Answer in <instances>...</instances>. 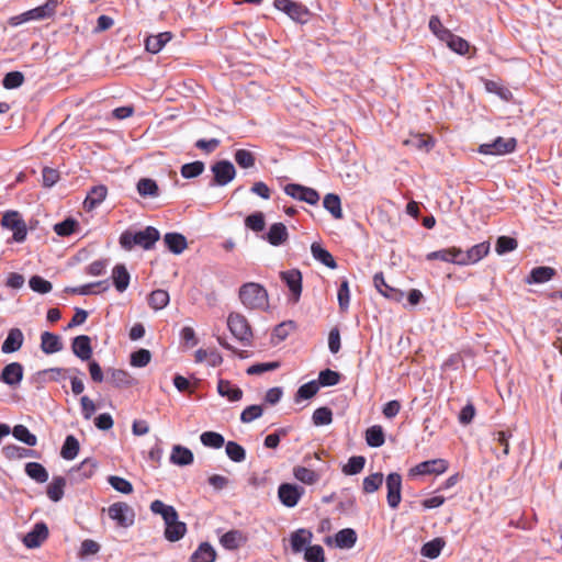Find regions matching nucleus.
<instances>
[{"instance_id": "obj_33", "label": "nucleus", "mask_w": 562, "mask_h": 562, "mask_svg": "<svg viewBox=\"0 0 562 562\" xmlns=\"http://www.w3.org/2000/svg\"><path fill=\"white\" fill-rule=\"evenodd\" d=\"M112 279L115 289L124 292L130 284V273L124 265H116L112 270Z\"/></svg>"}, {"instance_id": "obj_32", "label": "nucleus", "mask_w": 562, "mask_h": 562, "mask_svg": "<svg viewBox=\"0 0 562 562\" xmlns=\"http://www.w3.org/2000/svg\"><path fill=\"white\" fill-rule=\"evenodd\" d=\"M293 476L306 485L316 484L321 479V474L318 472L302 465H296L293 468Z\"/></svg>"}, {"instance_id": "obj_61", "label": "nucleus", "mask_w": 562, "mask_h": 562, "mask_svg": "<svg viewBox=\"0 0 562 562\" xmlns=\"http://www.w3.org/2000/svg\"><path fill=\"white\" fill-rule=\"evenodd\" d=\"M109 484L120 493L131 494L133 492V485L130 481L117 475H111L108 479Z\"/></svg>"}, {"instance_id": "obj_31", "label": "nucleus", "mask_w": 562, "mask_h": 562, "mask_svg": "<svg viewBox=\"0 0 562 562\" xmlns=\"http://www.w3.org/2000/svg\"><path fill=\"white\" fill-rule=\"evenodd\" d=\"M289 234L283 223H274L267 233V240L272 246H280L288 240Z\"/></svg>"}, {"instance_id": "obj_2", "label": "nucleus", "mask_w": 562, "mask_h": 562, "mask_svg": "<svg viewBox=\"0 0 562 562\" xmlns=\"http://www.w3.org/2000/svg\"><path fill=\"white\" fill-rule=\"evenodd\" d=\"M239 300L248 310H267L269 295L266 288L256 282H247L239 288Z\"/></svg>"}, {"instance_id": "obj_43", "label": "nucleus", "mask_w": 562, "mask_h": 562, "mask_svg": "<svg viewBox=\"0 0 562 562\" xmlns=\"http://www.w3.org/2000/svg\"><path fill=\"white\" fill-rule=\"evenodd\" d=\"M446 546V541L442 538H435L428 542H426L422 547V554L429 559H436L439 557L441 550Z\"/></svg>"}, {"instance_id": "obj_30", "label": "nucleus", "mask_w": 562, "mask_h": 562, "mask_svg": "<svg viewBox=\"0 0 562 562\" xmlns=\"http://www.w3.org/2000/svg\"><path fill=\"white\" fill-rule=\"evenodd\" d=\"M194 457L190 449L176 445L170 454V462L177 465H189L193 463Z\"/></svg>"}, {"instance_id": "obj_8", "label": "nucleus", "mask_w": 562, "mask_h": 562, "mask_svg": "<svg viewBox=\"0 0 562 562\" xmlns=\"http://www.w3.org/2000/svg\"><path fill=\"white\" fill-rule=\"evenodd\" d=\"M516 146L517 140L514 137H497L492 143L480 145L479 153L483 155H505L513 153L516 149Z\"/></svg>"}, {"instance_id": "obj_46", "label": "nucleus", "mask_w": 562, "mask_h": 562, "mask_svg": "<svg viewBox=\"0 0 562 562\" xmlns=\"http://www.w3.org/2000/svg\"><path fill=\"white\" fill-rule=\"evenodd\" d=\"M137 191L140 196L156 198L159 194V188L155 180L149 178H142L137 182Z\"/></svg>"}, {"instance_id": "obj_40", "label": "nucleus", "mask_w": 562, "mask_h": 562, "mask_svg": "<svg viewBox=\"0 0 562 562\" xmlns=\"http://www.w3.org/2000/svg\"><path fill=\"white\" fill-rule=\"evenodd\" d=\"M323 205L333 215L334 218H342L341 201L337 194H326L323 200Z\"/></svg>"}, {"instance_id": "obj_7", "label": "nucleus", "mask_w": 562, "mask_h": 562, "mask_svg": "<svg viewBox=\"0 0 562 562\" xmlns=\"http://www.w3.org/2000/svg\"><path fill=\"white\" fill-rule=\"evenodd\" d=\"M274 8L288 14L292 20L305 23L310 12L305 5L292 0H274Z\"/></svg>"}, {"instance_id": "obj_1", "label": "nucleus", "mask_w": 562, "mask_h": 562, "mask_svg": "<svg viewBox=\"0 0 562 562\" xmlns=\"http://www.w3.org/2000/svg\"><path fill=\"white\" fill-rule=\"evenodd\" d=\"M159 231L153 226H147L145 229L133 233L125 231L120 236V245L125 250H131L135 246L149 250L159 240Z\"/></svg>"}, {"instance_id": "obj_21", "label": "nucleus", "mask_w": 562, "mask_h": 562, "mask_svg": "<svg viewBox=\"0 0 562 562\" xmlns=\"http://www.w3.org/2000/svg\"><path fill=\"white\" fill-rule=\"evenodd\" d=\"M71 350L82 361L90 360L92 356L90 337L87 335L75 337L71 344Z\"/></svg>"}, {"instance_id": "obj_36", "label": "nucleus", "mask_w": 562, "mask_h": 562, "mask_svg": "<svg viewBox=\"0 0 562 562\" xmlns=\"http://www.w3.org/2000/svg\"><path fill=\"white\" fill-rule=\"evenodd\" d=\"M311 251L315 260L322 262L326 267L330 269H335L337 267V263L331 256V254L322 247L318 243H313L311 246Z\"/></svg>"}, {"instance_id": "obj_27", "label": "nucleus", "mask_w": 562, "mask_h": 562, "mask_svg": "<svg viewBox=\"0 0 562 562\" xmlns=\"http://www.w3.org/2000/svg\"><path fill=\"white\" fill-rule=\"evenodd\" d=\"M164 241L167 248L176 255L182 254L188 247L186 237L179 233H167L164 236Z\"/></svg>"}, {"instance_id": "obj_9", "label": "nucleus", "mask_w": 562, "mask_h": 562, "mask_svg": "<svg viewBox=\"0 0 562 562\" xmlns=\"http://www.w3.org/2000/svg\"><path fill=\"white\" fill-rule=\"evenodd\" d=\"M284 192L286 195L295 200L306 202L311 205H316L321 199L319 193L315 189L297 183L286 184L284 187Z\"/></svg>"}, {"instance_id": "obj_55", "label": "nucleus", "mask_w": 562, "mask_h": 562, "mask_svg": "<svg viewBox=\"0 0 562 562\" xmlns=\"http://www.w3.org/2000/svg\"><path fill=\"white\" fill-rule=\"evenodd\" d=\"M383 474L381 472L373 473L363 479L362 490L364 493L370 494L378 491L383 483Z\"/></svg>"}, {"instance_id": "obj_48", "label": "nucleus", "mask_w": 562, "mask_h": 562, "mask_svg": "<svg viewBox=\"0 0 562 562\" xmlns=\"http://www.w3.org/2000/svg\"><path fill=\"white\" fill-rule=\"evenodd\" d=\"M443 41L447 42L449 48H451L453 52L460 55L469 53V43L464 38L454 35L451 32H449V36H446Z\"/></svg>"}, {"instance_id": "obj_49", "label": "nucleus", "mask_w": 562, "mask_h": 562, "mask_svg": "<svg viewBox=\"0 0 562 562\" xmlns=\"http://www.w3.org/2000/svg\"><path fill=\"white\" fill-rule=\"evenodd\" d=\"M406 145H412L419 150L429 151L434 147V138L426 134H418L411 139L405 140Z\"/></svg>"}, {"instance_id": "obj_4", "label": "nucleus", "mask_w": 562, "mask_h": 562, "mask_svg": "<svg viewBox=\"0 0 562 562\" xmlns=\"http://www.w3.org/2000/svg\"><path fill=\"white\" fill-rule=\"evenodd\" d=\"M227 326L232 335L244 346H250L252 330L248 319L240 313H231L227 317Z\"/></svg>"}, {"instance_id": "obj_11", "label": "nucleus", "mask_w": 562, "mask_h": 562, "mask_svg": "<svg viewBox=\"0 0 562 562\" xmlns=\"http://www.w3.org/2000/svg\"><path fill=\"white\" fill-rule=\"evenodd\" d=\"M448 461L445 459H432L420 462L409 470L411 476L418 475H439L448 470Z\"/></svg>"}, {"instance_id": "obj_52", "label": "nucleus", "mask_w": 562, "mask_h": 562, "mask_svg": "<svg viewBox=\"0 0 562 562\" xmlns=\"http://www.w3.org/2000/svg\"><path fill=\"white\" fill-rule=\"evenodd\" d=\"M169 303V293L165 290H155L148 297V304L154 310H161Z\"/></svg>"}, {"instance_id": "obj_62", "label": "nucleus", "mask_w": 562, "mask_h": 562, "mask_svg": "<svg viewBox=\"0 0 562 562\" xmlns=\"http://www.w3.org/2000/svg\"><path fill=\"white\" fill-rule=\"evenodd\" d=\"M245 225L247 228L254 232H261L265 228L266 222L265 216L261 212H255L245 218Z\"/></svg>"}, {"instance_id": "obj_64", "label": "nucleus", "mask_w": 562, "mask_h": 562, "mask_svg": "<svg viewBox=\"0 0 562 562\" xmlns=\"http://www.w3.org/2000/svg\"><path fill=\"white\" fill-rule=\"evenodd\" d=\"M304 559L306 562H324L325 553L323 547L315 544L305 548Z\"/></svg>"}, {"instance_id": "obj_34", "label": "nucleus", "mask_w": 562, "mask_h": 562, "mask_svg": "<svg viewBox=\"0 0 562 562\" xmlns=\"http://www.w3.org/2000/svg\"><path fill=\"white\" fill-rule=\"evenodd\" d=\"M217 392L221 396L227 397L232 402L239 401L243 397V391L232 384L228 380H220L217 383Z\"/></svg>"}, {"instance_id": "obj_14", "label": "nucleus", "mask_w": 562, "mask_h": 562, "mask_svg": "<svg viewBox=\"0 0 562 562\" xmlns=\"http://www.w3.org/2000/svg\"><path fill=\"white\" fill-rule=\"evenodd\" d=\"M387 504L391 508H397L402 496V476L398 473H390L386 476Z\"/></svg>"}, {"instance_id": "obj_60", "label": "nucleus", "mask_w": 562, "mask_h": 562, "mask_svg": "<svg viewBox=\"0 0 562 562\" xmlns=\"http://www.w3.org/2000/svg\"><path fill=\"white\" fill-rule=\"evenodd\" d=\"M518 247V243L515 238L509 236H501L496 240L495 250L498 255H503L509 251H514Z\"/></svg>"}, {"instance_id": "obj_19", "label": "nucleus", "mask_w": 562, "mask_h": 562, "mask_svg": "<svg viewBox=\"0 0 562 562\" xmlns=\"http://www.w3.org/2000/svg\"><path fill=\"white\" fill-rule=\"evenodd\" d=\"M24 342V335L20 328H11L7 338L2 342L1 351L3 353H13L19 351Z\"/></svg>"}, {"instance_id": "obj_50", "label": "nucleus", "mask_w": 562, "mask_h": 562, "mask_svg": "<svg viewBox=\"0 0 562 562\" xmlns=\"http://www.w3.org/2000/svg\"><path fill=\"white\" fill-rule=\"evenodd\" d=\"M12 435L18 440L26 443L30 447H34L37 443V438L35 435L31 434L30 430L24 425H16L12 429Z\"/></svg>"}, {"instance_id": "obj_24", "label": "nucleus", "mask_w": 562, "mask_h": 562, "mask_svg": "<svg viewBox=\"0 0 562 562\" xmlns=\"http://www.w3.org/2000/svg\"><path fill=\"white\" fill-rule=\"evenodd\" d=\"M247 541V537L240 530H229L224 533L220 542L227 550H236Z\"/></svg>"}, {"instance_id": "obj_57", "label": "nucleus", "mask_w": 562, "mask_h": 562, "mask_svg": "<svg viewBox=\"0 0 562 562\" xmlns=\"http://www.w3.org/2000/svg\"><path fill=\"white\" fill-rule=\"evenodd\" d=\"M235 161L241 168H251L256 164L255 155L247 149H237L234 155Z\"/></svg>"}, {"instance_id": "obj_42", "label": "nucleus", "mask_w": 562, "mask_h": 562, "mask_svg": "<svg viewBox=\"0 0 562 562\" xmlns=\"http://www.w3.org/2000/svg\"><path fill=\"white\" fill-rule=\"evenodd\" d=\"M335 541L339 548H352L357 541V533L351 528L341 529L336 533Z\"/></svg>"}, {"instance_id": "obj_18", "label": "nucleus", "mask_w": 562, "mask_h": 562, "mask_svg": "<svg viewBox=\"0 0 562 562\" xmlns=\"http://www.w3.org/2000/svg\"><path fill=\"white\" fill-rule=\"evenodd\" d=\"M48 537V528L44 522H37L33 529L25 535L23 543L27 548L40 547Z\"/></svg>"}, {"instance_id": "obj_26", "label": "nucleus", "mask_w": 562, "mask_h": 562, "mask_svg": "<svg viewBox=\"0 0 562 562\" xmlns=\"http://www.w3.org/2000/svg\"><path fill=\"white\" fill-rule=\"evenodd\" d=\"M150 510L156 515H160L162 517L165 524L172 522V521H175V519L179 518L178 513L175 509V507L170 506V505H166L160 499H156V501L151 502Z\"/></svg>"}, {"instance_id": "obj_56", "label": "nucleus", "mask_w": 562, "mask_h": 562, "mask_svg": "<svg viewBox=\"0 0 562 562\" xmlns=\"http://www.w3.org/2000/svg\"><path fill=\"white\" fill-rule=\"evenodd\" d=\"M227 457L234 462H243L246 459L245 449L235 441H228L225 445Z\"/></svg>"}, {"instance_id": "obj_12", "label": "nucleus", "mask_w": 562, "mask_h": 562, "mask_svg": "<svg viewBox=\"0 0 562 562\" xmlns=\"http://www.w3.org/2000/svg\"><path fill=\"white\" fill-rule=\"evenodd\" d=\"M304 493L305 490L302 486L292 483H282L278 487L280 502L290 508L297 505Z\"/></svg>"}, {"instance_id": "obj_63", "label": "nucleus", "mask_w": 562, "mask_h": 562, "mask_svg": "<svg viewBox=\"0 0 562 562\" xmlns=\"http://www.w3.org/2000/svg\"><path fill=\"white\" fill-rule=\"evenodd\" d=\"M29 285L34 292L41 294H46L53 289L52 283L40 276H33L29 281Z\"/></svg>"}, {"instance_id": "obj_25", "label": "nucleus", "mask_w": 562, "mask_h": 562, "mask_svg": "<svg viewBox=\"0 0 562 562\" xmlns=\"http://www.w3.org/2000/svg\"><path fill=\"white\" fill-rule=\"evenodd\" d=\"M171 38L172 34L170 32H162L157 35H150L145 40V48L151 54H157Z\"/></svg>"}, {"instance_id": "obj_16", "label": "nucleus", "mask_w": 562, "mask_h": 562, "mask_svg": "<svg viewBox=\"0 0 562 562\" xmlns=\"http://www.w3.org/2000/svg\"><path fill=\"white\" fill-rule=\"evenodd\" d=\"M280 278L285 282L292 293L293 301L297 302L302 293V273L297 269L280 272Z\"/></svg>"}, {"instance_id": "obj_17", "label": "nucleus", "mask_w": 562, "mask_h": 562, "mask_svg": "<svg viewBox=\"0 0 562 562\" xmlns=\"http://www.w3.org/2000/svg\"><path fill=\"white\" fill-rule=\"evenodd\" d=\"M373 283L375 289L386 299L394 302H401L404 297L403 291L391 286L386 283L383 272H378L373 277Z\"/></svg>"}, {"instance_id": "obj_53", "label": "nucleus", "mask_w": 562, "mask_h": 562, "mask_svg": "<svg viewBox=\"0 0 562 562\" xmlns=\"http://www.w3.org/2000/svg\"><path fill=\"white\" fill-rule=\"evenodd\" d=\"M366 464V458L362 456H353L351 457L347 464L344 465L342 472L346 475H356L360 473Z\"/></svg>"}, {"instance_id": "obj_29", "label": "nucleus", "mask_w": 562, "mask_h": 562, "mask_svg": "<svg viewBox=\"0 0 562 562\" xmlns=\"http://www.w3.org/2000/svg\"><path fill=\"white\" fill-rule=\"evenodd\" d=\"M108 382L114 387H127L132 385L133 378L131 374L121 369H109L108 370Z\"/></svg>"}, {"instance_id": "obj_51", "label": "nucleus", "mask_w": 562, "mask_h": 562, "mask_svg": "<svg viewBox=\"0 0 562 562\" xmlns=\"http://www.w3.org/2000/svg\"><path fill=\"white\" fill-rule=\"evenodd\" d=\"M79 223L71 217L54 225V232L61 237L70 236L78 228Z\"/></svg>"}, {"instance_id": "obj_5", "label": "nucleus", "mask_w": 562, "mask_h": 562, "mask_svg": "<svg viewBox=\"0 0 562 562\" xmlns=\"http://www.w3.org/2000/svg\"><path fill=\"white\" fill-rule=\"evenodd\" d=\"M2 227L13 232V240L23 243L26 239L27 228L24 220L18 211H8L1 220Z\"/></svg>"}, {"instance_id": "obj_54", "label": "nucleus", "mask_w": 562, "mask_h": 562, "mask_svg": "<svg viewBox=\"0 0 562 562\" xmlns=\"http://www.w3.org/2000/svg\"><path fill=\"white\" fill-rule=\"evenodd\" d=\"M200 439H201V442L205 447H210V448H214V449H220L225 443L224 437L221 434L215 432V431H204L201 435Z\"/></svg>"}, {"instance_id": "obj_3", "label": "nucleus", "mask_w": 562, "mask_h": 562, "mask_svg": "<svg viewBox=\"0 0 562 562\" xmlns=\"http://www.w3.org/2000/svg\"><path fill=\"white\" fill-rule=\"evenodd\" d=\"M58 4V0H47L43 5L10 18L9 24L12 26H18L29 21L49 19L54 16Z\"/></svg>"}, {"instance_id": "obj_22", "label": "nucleus", "mask_w": 562, "mask_h": 562, "mask_svg": "<svg viewBox=\"0 0 562 562\" xmlns=\"http://www.w3.org/2000/svg\"><path fill=\"white\" fill-rule=\"evenodd\" d=\"M106 194L108 188L105 186L100 184L91 188L83 201L85 210L89 212L95 209L105 200Z\"/></svg>"}, {"instance_id": "obj_37", "label": "nucleus", "mask_w": 562, "mask_h": 562, "mask_svg": "<svg viewBox=\"0 0 562 562\" xmlns=\"http://www.w3.org/2000/svg\"><path fill=\"white\" fill-rule=\"evenodd\" d=\"M216 552L214 548L207 543H201L191 555V562H214Z\"/></svg>"}, {"instance_id": "obj_38", "label": "nucleus", "mask_w": 562, "mask_h": 562, "mask_svg": "<svg viewBox=\"0 0 562 562\" xmlns=\"http://www.w3.org/2000/svg\"><path fill=\"white\" fill-rule=\"evenodd\" d=\"M186 532L187 525L183 521L175 519V521L166 524L165 537L170 542L180 540L186 535Z\"/></svg>"}, {"instance_id": "obj_44", "label": "nucleus", "mask_w": 562, "mask_h": 562, "mask_svg": "<svg viewBox=\"0 0 562 562\" xmlns=\"http://www.w3.org/2000/svg\"><path fill=\"white\" fill-rule=\"evenodd\" d=\"M3 456L9 460L33 457L34 451L16 445H7L2 448Z\"/></svg>"}, {"instance_id": "obj_28", "label": "nucleus", "mask_w": 562, "mask_h": 562, "mask_svg": "<svg viewBox=\"0 0 562 562\" xmlns=\"http://www.w3.org/2000/svg\"><path fill=\"white\" fill-rule=\"evenodd\" d=\"M312 532L306 529H299L291 533L290 542L294 553L302 552L306 546L311 542Z\"/></svg>"}, {"instance_id": "obj_41", "label": "nucleus", "mask_w": 562, "mask_h": 562, "mask_svg": "<svg viewBox=\"0 0 562 562\" xmlns=\"http://www.w3.org/2000/svg\"><path fill=\"white\" fill-rule=\"evenodd\" d=\"M25 473L37 483H45L48 480L47 470L38 462L26 463Z\"/></svg>"}, {"instance_id": "obj_15", "label": "nucleus", "mask_w": 562, "mask_h": 562, "mask_svg": "<svg viewBox=\"0 0 562 562\" xmlns=\"http://www.w3.org/2000/svg\"><path fill=\"white\" fill-rule=\"evenodd\" d=\"M23 374V366L20 362H11L2 369L0 381L11 387H15L21 383Z\"/></svg>"}, {"instance_id": "obj_13", "label": "nucleus", "mask_w": 562, "mask_h": 562, "mask_svg": "<svg viewBox=\"0 0 562 562\" xmlns=\"http://www.w3.org/2000/svg\"><path fill=\"white\" fill-rule=\"evenodd\" d=\"M490 243L483 241L472 246L469 250L463 251L461 249V255L459 258L461 259L460 266H469L474 265L486 257L490 252Z\"/></svg>"}, {"instance_id": "obj_35", "label": "nucleus", "mask_w": 562, "mask_h": 562, "mask_svg": "<svg viewBox=\"0 0 562 562\" xmlns=\"http://www.w3.org/2000/svg\"><path fill=\"white\" fill-rule=\"evenodd\" d=\"M66 487V479L63 476H54L46 487V494L53 502H59L64 496Z\"/></svg>"}, {"instance_id": "obj_58", "label": "nucleus", "mask_w": 562, "mask_h": 562, "mask_svg": "<svg viewBox=\"0 0 562 562\" xmlns=\"http://www.w3.org/2000/svg\"><path fill=\"white\" fill-rule=\"evenodd\" d=\"M204 168H205L204 162L200 161V160L184 164L181 167V176L186 179L195 178L204 171Z\"/></svg>"}, {"instance_id": "obj_20", "label": "nucleus", "mask_w": 562, "mask_h": 562, "mask_svg": "<svg viewBox=\"0 0 562 562\" xmlns=\"http://www.w3.org/2000/svg\"><path fill=\"white\" fill-rule=\"evenodd\" d=\"M460 255H461V248L453 246L450 248L431 251V252L427 254L426 259L428 261L441 260L445 262L454 263V265L460 266V261H461V259L459 258Z\"/></svg>"}, {"instance_id": "obj_23", "label": "nucleus", "mask_w": 562, "mask_h": 562, "mask_svg": "<svg viewBox=\"0 0 562 562\" xmlns=\"http://www.w3.org/2000/svg\"><path fill=\"white\" fill-rule=\"evenodd\" d=\"M41 349L46 355L58 352L63 349V342L58 335L44 331L41 335Z\"/></svg>"}, {"instance_id": "obj_10", "label": "nucleus", "mask_w": 562, "mask_h": 562, "mask_svg": "<svg viewBox=\"0 0 562 562\" xmlns=\"http://www.w3.org/2000/svg\"><path fill=\"white\" fill-rule=\"evenodd\" d=\"M211 170L214 175L212 186L224 187L228 184L236 176V169L234 165L228 160H220L215 162Z\"/></svg>"}, {"instance_id": "obj_6", "label": "nucleus", "mask_w": 562, "mask_h": 562, "mask_svg": "<svg viewBox=\"0 0 562 562\" xmlns=\"http://www.w3.org/2000/svg\"><path fill=\"white\" fill-rule=\"evenodd\" d=\"M108 515L111 519L116 521L117 526L123 528L131 527L135 521L134 509L124 502L112 504L108 508Z\"/></svg>"}, {"instance_id": "obj_39", "label": "nucleus", "mask_w": 562, "mask_h": 562, "mask_svg": "<svg viewBox=\"0 0 562 562\" xmlns=\"http://www.w3.org/2000/svg\"><path fill=\"white\" fill-rule=\"evenodd\" d=\"M366 441L368 446L378 448L384 445L385 435L382 426L373 425L366 430Z\"/></svg>"}, {"instance_id": "obj_47", "label": "nucleus", "mask_w": 562, "mask_h": 562, "mask_svg": "<svg viewBox=\"0 0 562 562\" xmlns=\"http://www.w3.org/2000/svg\"><path fill=\"white\" fill-rule=\"evenodd\" d=\"M79 452V441L72 435L66 437L60 454L66 460H74Z\"/></svg>"}, {"instance_id": "obj_45", "label": "nucleus", "mask_w": 562, "mask_h": 562, "mask_svg": "<svg viewBox=\"0 0 562 562\" xmlns=\"http://www.w3.org/2000/svg\"><path fill=\"white\" fill-rule=\"evenodd\" d=\"M554 274L555 270L551 267H537L531 270L528 282L543 283L551 280Z\"/></svg>"}, {"instance_id": "obj_59", "label": "nucleus", "mask_w": 562, "mask_h": 562, "mask_svg": "<svg viewBox=\"0 0 562 562\" xmlns=\"http://www.w3.org/2000/svg\"><path fill=\"white\" fill-rule=\"evenodd\" d=\"M319 390V384L316 381L307 382L301 385L296 392L295 401L308 400L313 397Z\"/></svg>"}]
</instances>
